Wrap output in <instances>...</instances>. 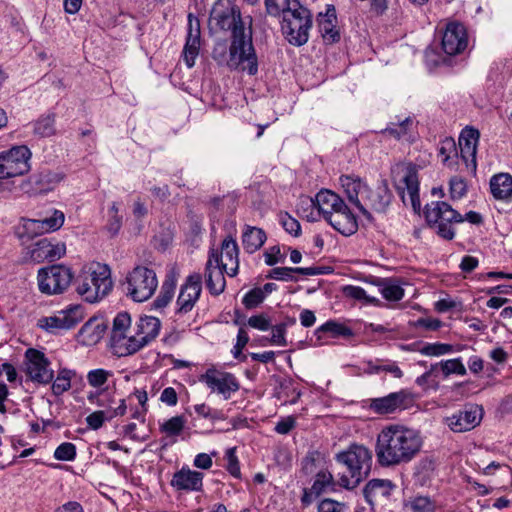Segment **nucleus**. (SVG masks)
Instances as JSON below:
<instances>
[{"instance_id":"obj_1","label":"nucleus","mask_w":512,"mask_h":512,"mask_svg":"<svg viewBox=\"0 0 512 512\" xmlns=\"http://www.w3.org/2000/svg\"><path fill=\"white\" fill-rule=\"evenodd\" d=\"M209 23L212 28L232 33L228 67L255 75L258 62L252 43V19L244 20L240 9L230 0H218L211 10Z\"/></svg>"},{"instance_id":"obj_2","label":"nucleus","mask_w":512,"mask_h":512,"mask_svg":"<svg viewBox=\"0 0 512 512\" xmlns=\"http://www.w3.org/2000/svg\"><path fill=\"white\" fill-rule=\"evenodd\" d=\"M422 446L420 431L400 424L387 425L376 438L377 463L383 468L410 463L420 453Z\"/></svg>"},{"instance_id":"obj_3","label":"nucleus","mask_w":512,"mask_h":512,"mask_svg":"<svg viewBox=\"0 0 512 512\" xmlns=\"http://www.w3.org/2000/svg\"><path fill=\"white\" fill-rule=\"evenodd\" d=\"M341 186L348 200L368 219H372L371 212L384 213L391 203L392 193L385 180L375 187H369L359 177L342 175Z\"/></svg>"},{"instance_id":"obj_4","label":"nucleus","mask_w":512,"mask_h":512,"mask_svg":"<svg viewBox=\"0 0 512 512\" xmlns=\"http://www.w3.org/2000/svg\"><path fill=\"white\" fill-rule=\"evenodd\" d=\"M113 288L110 268L105 264L93 263L82 270L76 280L77 293L89 303H95L107 296Z\"/></svg>"},{"instance_id":"obj_5","label":"nucleus","mask_w":512,"mask_h":512,"mask_svg":"<svg viewBox=\"0 0 512 512\" xmlns=\"http://www.w3.org/2000/svg\"><path fill=\"white\" fill-rule=\"evenodd\" d=\"M311 28V12L299 0H284L281 29L287 41L294 46L304 45L309 39Z\"/></svg>"},{"instance_id":"obj_6","label":"nucleus","mask_w":512,"mask_h":512,"mask_svg":"<svg viewBox=\"0 0 512 512\" xmlns=\"http://www.w3.org/2000/svg\"><path fill=\"white\" fill-rule=\"evenodd\" d=\"M336 459L347 469V474L344 472L340 477V486L353 489L369 474L372 453L363 445H351L347 451L337 454Z\"/></svg>"},{"instance_id":"obj_7","label":"nucleus","mask_w":512,"mask_h":512,"mask_svg":"<svg viewBox=\"0 0 512 512\" xmlns=\"http://www.w3.org/2000/svg\"><path fill=\"white\" fill-rule=\"evenodd\" d=\"M425 217L429 226L446 240H451L455 236L453 224L464 221L463 216L444 201L432 202L427 205Z\"/></svg>"},{"instance_id":"obj_8","label":"nucleus","mask_w":512,"mask_h":512,"mask_svg":"<svg viewBox=\"0 0 512 512\" xmlns=\"http://www.w3.org/2000/svg\"><path fill=\"white\" fill-rule=\"evenodd\" d=\"M126 284L127 295L135 302H144L155 293L158 280L153 269L137 266L127 275Z\"/></svg>"},{"instance_id":"obj_9","label":"nucleus","mask_w":512,"mask_h":512,"mask_svg":"<svg viewBox=\"0 0 512 512\" xmlns=\"http://www.w3.org/2000/svg\"><path fill=\"white\" fill-rule=\"evenodd\" d=\"M32 152L26 145H16L0 152V179L22 176L31 169Z\"/></svg>"},{"instance_id":"obj_10","label":"nucleus","mask_w":512,"mask_h":512,"mask_svg":"<svg viewBox=\"0 0 512 512\" xmlns=\"http://www.w3.org/2000/svg\"><path fill=\"white\" fill-rule=\"evenodd\" d=\"M39 290L47 295L62 294L71 284L73 273L70 268L57 264L41 268L38 272Z\"/></svg>"},{"instance_id":"obj_11","label":"nucleus","mask_w":512,"mask_h":512,"mask_svg":"<svg viewBox=\"0 0 512 512\" xmlns=\"http://www.w3.org/2000/svg\"><path fill=\"white\" fill-rule=\"evenodd\" d=\"M84 313L81 305H70L66 309L56 312L53 316L42 317L38 320V327L47 332L68 330L83 320Z\"/></svg>"},{"instance_id":"obj_12","label":"nucleus","mask_w":512,"mask_h":512,"mask_svg":"<svg viewBox=\"0 0 512 512\" xmlns=\"http://www.w3.org/2000/svg\"><path fill=\"white\" fill-rule=\"evenodd\" d=\"M199 381L205 383L212 392L222 395L225 400L230 399L240 389L239 381L232 373L214 367L207 369L199 377Z\"/></svg>"},{"instance_id":"obj_13","label":"nucleus","mask_w":512,"mask_h":512,"mask_svg":"<svg viewBox=\"0 0 512 512\" xmlns=\"http://www.w3.org/2000/svg\"><path fill=\"white\" fill-rule=\"evenodd\" d=\"M131 317L127 312L118 313L112 325L110 344L118 356L132 355V347L129 345L132 340L125 338V333L132 332Z\"/></svg>"},{"instance_id":"obj_14","label":"nucleus","mask_w":512,"mask_h":512,"mask_svg":"<svg viewBox=\"0 0 512 512\" xmlns=\"http://www.w3.org/2000/svg\"><path fill=\"white\" fill-rule=\"evenodd\" d=\"M26 373L29 379L39 384H49L54 377L50 362L43 352L30 348L25 353Z\"/></svg>"},{"instance_id":"obj_15","label":"nucleus","mask_w":512,"mask_h":512,"mask_svg":"<svg viewBox=\"0 0 512 512\" xmlns=\"http://www.w3.org/2000/svg\"><path fill=\"white\" fill-rule=\"evenodd\" d=\"M414 399L407 390L390 393L384 397L370 399L369 408L376 414H391L398 410L408 409L413 405Z\"/></svg>"},{"instance_id":"obj_16","label":"nucleus","mask_w":512,"mask_h":512,"mask_svg":"<svg viewBox=\"0 0 512 512\" xmlns=\"http://www.w3.org/2000/svg\"><path fill=\"white\" fill-rule=\"evenodd\" d=\"M398 189H405L410 198V203L415 211L420 210L419 181L417 169L412 164H398L394 170Z\"/></svg>"},{"instance_id":"obj_17","label":"nucleus","mask_w":512,"mask_h":512,"mask_svg":"<svg viewBox=\"0 0 512 512\" xmlns=\"http://www.w3.org/2000/svg\"><path fill=\"white\" fill-rule=\"evenodd\" d=\"M161 322L153 316H142L134 327L135 337L129 344L132 347V354H135L143 347L152 342L159 334Z\"/></svg>"},{"instance_id":"obj_18","label":"nucleus","mask_w":512,"mask_h":512,"mask_svg":"<svg viewBox=\"0 0 512 512\" xmlns=\"http://www.w3.org/2000/svg\"><path fill=\"white\" fill-rule=\"evenodd\" d=\"M483 409L478 405H467L453 415L445 418V423L453 432H465L480 424Z\"/></svg>"},{"instance_id":"obj_19","label":"nucleus","mask_w":512,"mask_h":512,"mask_svg":"<svg viewBox=\"0 0 512 512\" xmlns=\"http://www.w3.org/2000/svg\"><path fill=\"white\" fill-rule=\"evenodd\" d=\"M224 269L220 266L218 250L211 249L205 265V282L212 295H220L226 285Z\"/></svg>"},{"instance_id":"obj_20","label":"nucleus","mask_w":512,"mask_h":512,"mask_svg":"<svg viewBox=\"0 0 512 512\" xmlns=\"http://www.w3.org/2000/svg\"><path fill=\"white\" fill-rule=\"evenodd\" d=\"M468 44L467 32L465 27L458 22H450L442 36V48L448 55H457L462 53Z\"/></svg>"},{"instance_id":"obj_21","label":"nucleus","mask_w":512,"mask_h":512,"mask_svg":"<svg viewBox=\"0 0 512 512\" xmlns=\"http://www.w3.org/2000/svg\"><path fill=\"white\" fill-rule=\"evenodd\" d=\"M202 291V276L199 273H193L186 278L182 285L177 299L180 313L190 312L198 301Z\"/></svg>"},{"instance_id":"obj_22","label":"nucleus","mask_w":512,"mask_h":512,"mask_svg":"<svg viewBox=\"0 0 512 512\" xmlns=\"http://www.w3.org/2000/svg\"><path fill=\"white\" fill-rule=\"evenodd\" d=\"M200 21L192 13L188 15V33L183 50V59L188 68H192L200 49Z\"/></svg>"},{"instance_id":"obj_23","label":"nucleus","mask_w":512,"mask_h":512,"mask_svg":"<svg viewBox=\"0 0 512 512\" xmlns=\"http://www.w3.org/2000/svg\"><path fill=\"white\" fill-rule=\"evenodd\" d=\"M305 201L318 210V213L326 220L338 209H345V203L339 195L330 190H321L314 199L306 198Z\"/></svg>"},{"instance_id":"obj_24","label":"nucleus","mask_w":512,"mask_h":512,"mask_svg":"<svg viewBox=\"0 0 512 512\" xmlns=\"http://www.w3.org/2000/svg\"><path fill=\"white\" fill-rule=\"evenodd\" d=\"M65 251L66 247L63 243L53 244L49 239L42 238L30 247L29 255L34 262L41 263L45 260L60 259Z\"/></svg>"},{"instance_id":"obj_25","label":"nucleus","mask_w":512,"mask_h":512,"mask_svg":"<svg viewBox=\"0 0 512 512\" xmlns=\"http://www.w3.org/2000/svg\"><path fill=\"white\" fill-rule=\"evenodd\" d=\"M64 223V214L59 210H54L53 213L43 219H27L24 222L23 228L29 237H33L39 233H47L58 230Z\"/></svg>"},{"instance_id":"obj_26","label":"nucleus","mask_w":512,"mask_h":512,"mask_svg":"<svg viewBox=\"0 0 512 512\" xmlns=\"http://www.w3.org/2000/svg\"><path fill=\"white\" fill-rule=\"evenodd\" d=\"M318 26L325 43L333 44L340 40V33L337 27V13L334 5H326L325 12L318 14Z\"/></svg>"},{"instance_id":"obj_27","label":"nucleus","mask_w":512,"mask_h":512,"mask_svg":"<svg viewBox=\"0 0 512 512\" xmlns=\"http://www.w3.org/2000/svg\"><path fill=\"white\" fill-rule=\"evenodd\" d=\"M203 478V473L182 467L174 473L170 484L178 491L200 492L203 489Z\"/></svg>"},{"instance_id":"obj_28","label":"nucleus","mask_w":512,"mask_h":512,"mask_svg":"<svg viewBox=\"0 0 512 512\" xmlns=\"http://www.w3.org/2000/svg\"><path fill=\"white\" fill-rule=\"evenodd\" d=\"M218 253L220 266L228 276L234 277L239 268V248L236 241L232 237H226L222 241L221 251H218Z\"/></svg>"},{"instance_id":"obj_29","label":"nucleus","mask_w":512,"mask_h":512,"mask_svg":"<svg viewBox=\"0 0 512 512\" xmlns=\"http://www.w3.org/2000/svg\"><path fill=\"white\" fill-rule=\"evenodd\" d=\"M326 221L344 236H350L358 229L356 217L346 204L345 209H338Z\"/></svg>"},{"instance_id":"obj_30","label":"nucleus","mask_w":512,"mask_h":512,"mask_svg":"<svg viewBox=\"0 0 512 512\" xmlns=\"http://www.w3.org/2000/svg\"><path fill=\"white\" fill-rule=\"evenodd\" d=\"M479 139V131L474 128H465L459 137V148L461 158L465 161L466 165L471 162L473 171L476 170V152L477 142Z\"/></svg>"},{"instance_id":"obj_31","label":"nucleus","mask_w":512,"mask_h":512,"mask_svg":"<svg viewBox=\"0 0 512 512\" xmlns=\"http://www.w3.org/2000/svg\"><path fill=\"white\" fill-rule=\"evenodd\" d=\"M293 273H298L306 276H313V275H322L327 273L326 267H276L273 268L269 274L267 275V278L281 280V281H290L294 280Z\"/></svg>"},{"instance_id":"obj_32","label":"nucleus","mask_w":512,"mask_h":512,"mask_svg":"<svg viewBox=\"0 0 512 512\" xmlns=\"http://www.w3.org/2000/svg\"><path fill=\"white\" fill-rule=\"evenodd\" d=\"M267 239L263 229L245 225L242 235V244L247 253H254L259 250Z\"/></svg>"},{"instance_id":"obj_33","label":"nucleus","mask_w":512,"mask_h":512,"mask_svg":"<svg viewBox=\"0 0 512 512\" xmlns=\"http://www.w3.org/2000/svg\"><path fill=\"white\" fill-rule=\"evenodd\" d=\"M394 485L387 479H372L363 489L365 500L373 505L374 500L378 497H387L390 495Z\"/></svg>"},{"instance_id":"obj_34","label":"nucleus","mask_w":512,"mask_h":512,"mask_svg":"<svg viewBox=\"0 0 512 512\" xmlns=\"http://www.w3.org/2000/svg\"><path fill=\"white\" fill-rule=\"evenodd\" d=\"M492 195L499 200H506L512 196V176L509 173H499L490 180Z\"/></svg>"},{"instance_id":"obj_35","label":"nucleus","mask_w":512,"mask_h":512,"mask_svg":"<svg viewBox=\"0 0 512 512\" xmlns=\"http://www.w3.org/2000/svg\"><path fill=\"white\" fill-rule=\"evenodd\" d=\"M375 284L388 301H399L404 297V289L394 279H377Z\"/></svg>"},{"instance_id":"obj_36","label":"nucleus","mask_w":512,"mask_h":512,"mask_svg":"<svg viewBox=\"0 0 512 512\" xmlns=\"http://www.w3.org/2000/svg\"><path fill=\"white\" fill-rule=\"evenodd\" d=\"M79 333L85 343L95 344L102 338L104 328L101 324L88 321L81 327Z\"/></svg>"},{"instance_id":"obj_37","label":"nucleus","mask_w":512,"mask_h":512,"mask_svg":"<svg viewBox=\"0 0 512 512\" xmlns=\"http://www.w3.org/2000/svg\"><path fill=\"white\" fill-rule=\"evenodd\" d=\"M74 372L68 369H61L58 372L56 379L52 384V392L54 395L59 396L71 388V379Z\"/></svg>"},{"instance_id":"obj_38","label":"nucleus","mask_w":512,"mask_h":512,"mask_svg":"<svg viewBox=\"0 0 512 512\" xmlns=\"http://www.w3.org/2000/svg\"><path fill=\"white\" fill-rule=\"evenodd\" d=\"M418 351L426 356H442L455 351H459L455 349L453 345L447 343H425L423 344Z\"/></svg>"},{"instance_id":"obj_39","label":"nucleus","mask_w":512,"mask_h":512,"mask_svg":"<svg viewBox=\"0 0 512 512\" xmlns=\"http://www.w3.org/2000/svg\"><path fill=\"white\" fill-rule=\"evenodd\" d=\"M413 125V119L406 117L404 120L398 123H391L387 128L383 130L384 134H388L396 139H402L406 137Z\"/></svg>"},{"instance_id":"obj_40","label":"nucleus","mask_w":512,"mask_h":512,"mask_svg":"<svg viewBox=\"0 0 512 512\" xmlns=\"http://www.w3.org/2000/svg\"><path fill=\"white\" fill-rule=\"evenodd\" d=\"M325 332H330L333 336H344L350 337L352 336V330L345 325L339 324L335 321H328L325 324L318 327L315 331L318 339L321 338V334Z\"/></svg>"},{"instance_id":"obj_41","label":"nucleus","mask_w":512,"mask_h":512,"mask_svg":"<svg viewBox=\"0 0 512 512\" xmlns=\"http://www.w3.org/2000/svg\"><path fill=\"white\" fill-rule=\"evenodd\" d=\"M34 133L41 137H49L55 133L54 115H46L34 123Z\"/></svg>"},{"instance_id":"obj_42","label":"nucleus","mask_w":512,"mask_h":512,"mask_svg":"<svg viewBox=\"0 0 512 512\" xmlns=\"http://www.w3.org/2000/svg\"><path fill=\"white\" fill-rule=\"evenodd\" d=\"M407 506L412 512H435L436 503L428 496H415L409 500Z\"/></svg>"},{"instance_id":"obj_43","label":"nucleus","mask_w":512,"mask_h":512,"mask_svg":"<svg viewBox=\"0 0 512 512\" xmlns=\"http://www.w3.org/2000/svg\"><path fill=\"white\" fill-rule=\"evenodd\" d=\"M333 476L328 471H320L316 475V479L311 487V493L316 496L321 495L328 487H333Z\"/></svg>"},{"instance_id":"obj_44","label":"nucleus","mask_w":512,"mask_h":512,"mask_svg":"<svg viewBox=\"0 0 512 512\" xmlns=\"http://www.w3.org/2000/svg\"><path fill=\"white\" fill-rule=\"evenodd\" d=\"M440 370L444 377H448L451 374L464 376L467 373V370L460 358L441 361Z\"/></svg>"},{"instance_id":"obj_45","label":"nucleus","mask_w":512,"mask_h":512,"mask_svg":"<svg viewBox=\"0 0 512 512\" xmlns=\"http://www.w3.org/2000/svg\"><path fill=\"white\" fill-rule=\"evenodd\" d=\"M185 423L183 416H174L161 425V431L167 436H178L184 429Z\"/></svg>"},{"instance_id":"obj_46","label":"nucleus","mask_w":512,"mask_h":512,"mask_svg":"<svg viewBox=\"0 0 512 512\" xmlns=\"http://www.w3.org/2000/svg\"><path fill=\"white\" fill-rule=\"evenodd\" d=\"M175 285L173 282L165 281L161 286L158 297L154 300L155 308L162 309L166 307L173 298Z\"/></svg>"},{"instance_id":"obj_47","label":"nucleus","mask_w":512,"mask_h":512,"mask_svg":"<svg viewBox=\"0 0 512 512\" xmlns=\"http://www.w3.org/2000/svg\"><path fill=\"white\" fill-rule=\"evenodd\" d=\"M108 216L106 230L111 236H115L122 227V216L119 215V209L116 203H113L110 207Z\"/></svg>"},{"instance_id":"obj_48","label":"nucleus","mask_w":512,"mask_h":512,"mask_svg":"<svg viewBox=\"0 0 512 512\" xmlns=\"http://www.w3.org/2000/svg\"><path fill=\"white\" fill-rule=\"evenodd\" d=\"M112 376V372L105 369H94L88 372L87 382L94 388H100L103 386Z\"/></svg>"},{"instance_id":"obj_49","label":"nucleus","mask_w":512,"mask_h":512,"mask_svg":"<svg viewBox=\"0 0 512 512\" xmlns=\"http://www.w3.org/2000/svg\"><path fill=\"white\" fill-rule=\"evenodd\" d=\"M54 457L61 461H72L76 457V447L73 443L64 442L60 444L55 452Z\"/></svg>"},{"instance_id":"obj_50","label":"nucleus","mask_w":512,"mask_h":512,"mask_svg":"<svg viewBox=\"0 0 512 512\" xmlns=\"http://www.w3.org/2000/svg\"><path fill=\"white\" fill-rule=\"evenodd\" d=\"M450 196L453 200L461 199L467 192V184L462 177L454 176L450 179Z\"/></svg>"},{"instance_id":"obj_51","label":"nucleus","mask_w":512,"mask_h":512,"mask_svg":"<svg viewBox=\"0 0 512 512\" xmlns=\"http://www.w3.org/2000/svg\"><path fill=\"white\" fill-rule=\"evenodd\" d=\"M264 298V291L260 288H254L245 294L242 302L246 308L251 309L262 303Z\"/></svg>"},{"instance_id":"obj_52","label":"nucleus","mask_w":512,"mask_h":512,"mask_svg":"<svg viewBox=\"0 0 512 512\" xmlns=\"http://www.w3.org/2000/svg\"><path fill=\"white\" fill-rule=\"evenodd\" d=\"M344 293L346 296L351 297L356 300H364L367 303H377L378 299L375 297H370L367 295L366 291L358 286H346L344 288Z\"/></svg>"},{"instance_id":"obj_53","label":"nucleus","mask_w":512,"mask_h":512,"mask_svg":"<svg viewBox=\"0 0 512 512\" xmlns=\"http://www.w3.org/2000/svg\"><path fill=\"white\" fill-rule=\"evenodd\" d=\"M225 457L227 459L228 472L235 478H240L241 472H240L239 461L236 456V448L235 447L229 448L225 453Z\"/></svg>"},{"instance_id":"obj_54","label":"nucleus","mask_w":512,"mask_h":512,"mask_svg":"<svg viewBox=\"0 0 512 512\" xmlns=\"http://www.w3.org/2000/svg\"><path fill=\"white\" fill-rule=\"evenodd\" d=\"M439 153L441 156H443L442 162L444 164L449 165L451 154L453 153L454 155H457L455 141L451 138H446L445 140H443L439 148Z\"/></svg>"},{"instance_id":"obj_55","label":"nucleus","mask_w":512,"mask_h":512,"mask_svg":"<svg viewBox=\"0 0 512 512\" xmlns=\"http://www.w3.org/2000/svg\"><path fill=\"white\" fill-rule=\"evenodd\" d=\"M280 221L285 231H287L289 234H292L294 236H298L300 234V223L295 218L291 217L289 214H281Z\"/></svg>"},{"instance_id":"obj_56","label":"nucleus","mask_w":512,"mask_h":512,"mask_svg":"<svg viewBox=\"0 0 512 512\" xmlns=\"http://www.w3.org/2000/svg\"><path fill=\"white\" fill-rule=\"evenodd\" d=\"M105 420H107L106 410L95 411L86 417L87 425L93 430L102 427Z\"/></svg>"},{"instance_id":"obj_57","label":"nucleus","mask_w":512,"mask_h":512,"mask_svg":"<svg viewBox=\"0 0 512 512\" xmlns=\"http://www.w3.org/2000/svg\"><path fill=\"white\" fill-rule=\"evenodd\" d=\"M318 512H344V504L336 500L326 498L320 501Z\"/></svg>"},{"instance_id":"obj_58","label":"nucleus","mask_w":512,"mask_h":512,"mask_svg":"<svg viewBox=\"0 0 512 512\" xmlns=\"http://www.w3.org/2000/svg\"><path fill=\"white\" fill-rule=\"evenodd\" d=\"M248 341H249V337H248L247 332L245 331V329L240 328L238 331V334H237L236 344L234 345V347L232 349V353L235 358H238L241 355L242 350L247 345Z\"/></svg>"},{"instance_id":"obj_59","label":"nucleus","mask_w":512,"mask_h":512,"mask_svg":"<svg viewBox=\"0 0 512 512\" xmlns=\"http://www.w3.org/2000/svg\"><path fill=\"white\" fill-rule=\"evenodd\" d=\"M296 425V420L292 416L282 418L275 426V431L278 434H288Z\"/></svg>"},{"instance_id":"obj_60","label":"nucleus","mask_w":512,"mask_h":512,"mask_svg":"<svg viewBox=\"0 0 512 512\" xmlns=\"http://www.w3.org/2000/svg\"><path fill=\"white\" fill-rule=\"evenodd\" d=\"M248 325L252 328L266 331L270 328V321L264 315H254L248 319Z\"/></svg>"},{"instance_id":"obj_61","label":"nucleus","mask_w":512,"mask_h":512,"mask_svg":"<svg viewBox=\"0 0 512 512\" xmlns=\"http://www.w3.org/2000/svg\"><path fill=\"white\" fill-rule=\"evenodd\" d=\"M286 330L279 324L272 328L271 343L278 346H286L287 341L285 339Z\"/></svg>"},{"instance_id":"obj_62","label":"nucleus","mask_w":512,"mask_h":512,"mask_svg":"<svg viewBox=\"0 0 512 512\" xmlns=\"http://www.w3.org/2000/svg\"><path fill=\"white\" fill-rule=\"evenodd\" d=\"M281 251L279 246L270 247L265 253V263L273 266L280 261Z\"/></svg>"},{"instance_id":"obj_63","label":"nucleus","mask_w":512,"mask_h":512,"mask_svg":"<svg viewBox=\"0 0 512 512\" xmlns=\"http://www.w3.org/2000/svg\"><path fill=\"white\" fill-rule=\"evenodd\" d=\"M265 9L267 14L273 17L284 15V6L281 7L276 0H265Z\"/></svg>"},{"instance_id":"obj_64","label":"nucleus","mask_w":512,"mask_h":512,"mask_svg":"<svg viewBox=\"0 0 512 512\" xmlns=\"http://www.w3.org/2000/svg\"><path fill=\"white\" fill-rule=\"evenodd\" d=\"M160 399L169 406L176 405L178 401L177 393L172 387L165 388L161 393Z\"/></svg>"}]
</instances>
